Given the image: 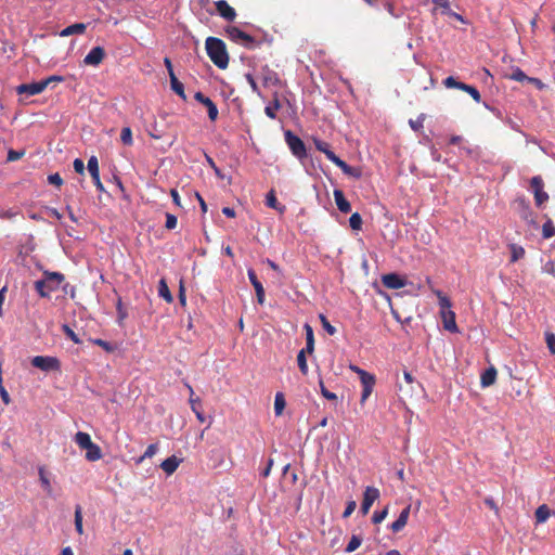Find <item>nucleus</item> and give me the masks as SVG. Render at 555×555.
<instances>
[{
  "mask_svg": "<svg viewBox=\"0 0 555 555\" xmlns=\"http://www.w3.org/2000/svg\"><path fill=\"white\" fill-rule=\"evenodd\" d=\"M65 281V275L61 272L44 270L42 279L35 282V289L41 298H49L50 294L56 292Z\"/></svg>",
  "mask_w": 555,
  "mask_h": 555,
  "instance_id": "f257e3e1",
  "label": "nucleus"
},
{
  "mask_svg": "<svg viewBox=\"0 0 555 555\" xmlns=\"http://www.w3.org/2000/svg\"><path fill=\"white\" fill-rule=\"evenodd\" d=\"M207 55L210 61L220 69H225L229 65V54L225 43L216 37H208L205 42Z\"/></svg>",
  "mask_w": 555,
  "mask_h": 555,
  "instance_id": "f03ea898",
  "label": "nucleus"
},
{
  "mask_svg": "<svg viewBox=\"0 0 555 555\" xmlns=\"http://www.w3.org/2000/svg\"><path fill=\"white\" fill-rule=\"evenodd\" d=\"M284 135L293 155L296 156L299 160L305 159L307 157V150L304 141L298 135L294 134L291 130L285 131Z\"/></svg>",
  "mask_w": 555,
  "mask_h": 555,
  "instance_id": "7ed1b4c3",
  "label": "nucleus"
},
{
  "mask_svg": "<svg viewBox=\"0 0 555 555\" xmlns=\"http://www.w3.org/2000/svg\"><path fill=\"white\" fill-rule=\"evenodd\" d=\"M225 31L228 34V37L232 41H234L236 43H241L243 47H245L247 49H253L257 44L256 40L250 35L244 33L243 30H241L240 28H237L235 26H229L225 29Z\"/></svg>",
  "mask_w": 555,
  "mask_h": 555,
  "instance_id": "20e7f679",
  "label": "nucleus"
},
{
  "mask_svg": "<svg viewBox=\"0 0 555 555\" xmlns=\"http://www.w3.org/2000/svg\"><path fill=\"white\" fill-rule=\"evenodd\" d=\"M31 364L44 372L57 371L61 367V363L57 358L48 356L34 357L31 359Z\"/></svg>",
  "mask_w": 555,
  "mask_h": 555,
  "instance_id": "39448f33",
  "label": "nucleus"
},
{
  "mask_svg": "<svg viewBox=\"0 0 555 555\" xmlns=\"http://www.w3.org/2000/svg\"><path fill=\"white\" fill-rule=\"evenodd\" d=\"M530 185L534 196V203L538 207H541L545 202L548 201V194L543 190L544 183L540 176L532 177Z\"/></svg>",
  "mask_w": 555,
  "mask_h": 555,
  "instance_id": "423d86ee",
  "label": "nucleus"
},
{
  "mask_svg": "<svg viewBox=\"0 0 555 555\" xmlns=\"http://www.w3.org/2000/svg\"><path fill=\"white\" fill-rule=\"evenodd\" d=\"M515 209L519 217L530 224H535L533 218V211L530 207V203L525 197H518L515 201Z\"/></svg>",
  "mask_w": 555,
  "mask_h": 555,
  "instance_id": "0eeeda50",
  "label": "nucleus"
},
{
  "mask_svg": "<svg viewBox=\"0 0 555 555\" xmlns=\"http://www.w3.org/2000/svg\"><path fill=\"white\" fill-rule=\"evenodd\" d=\"M360 373H361V384H362L361 403H363L371 396L376 380H375V376L369 372H360Z\"/></svg>",
  "mask_w": 555,
  "mask_h": 555,
  "instance_id": "6e6552de",
  "label": "nucleus"
},
{
  "mask_svg": "<svg viewBox=\"0 0 555 555\" xmlns=\"http://www.w3.org/2000/svg\"><path fill=\"white\" fill-rule=\"evenodd\" d=\"M47 88V81H38L33 83H23L16 88L18 94L36 95Z\"/></svg>",
  "mask_w": 555,
  "mask_h": 555,
  "instance_id": "1a4fd4ad",
  "label": "nucleus"
},
{
  "mask_svg": "<svg viewBox=\"0 0 555 555\" xmlns=\"http://www.w3.org/2000/svg\"><path fill=\"white\" fill-rule=\"evenodd\" d=\"M87 168L90 172V176L93 180V183L95 185V188L100 191V192H103L104 191V186L101 182V179H100V171H99V162H98V158L95 156H91L89 159H88V164H87Z\"/></svg>",
  "mask_w": 555,
  "mask_h": 555,
  "instance_id": "9d476101",
  "label": "nucleus"
},
{
  "mask_svg": "<svg viewBox=\"0 0 555 555\" xmlns=\"http://www.w3.org/2000/svg\"><path fill=\"white\" fill-rule=\"evenodd\" d=\"M379 496L378 488H366L364 492V498L360 507V512L362 515H366L375 502Z\"/></svg>",
  "mask_w": 555,
  "mask_h": 555,
  "instance_id": "9b49d317",
  "label": "nucleus"
},
{
  "mask_svg": "<svg viewBox=\"0 0 555 555\" xmlns=\"http://www.w3.org/2000/svg\"><path fill=\"white\" fill-rule=\"evenodd\" d=\"M382 283L389 289H399L405 286V280L397 273H388L382 276Z\"/></svg>",
  "mask_w": 555,
  "mask_h": 555,
  "instance_id": "f8f14e48",
  "label": "nucleus"
},
{
  "mask_svg": "<svg viewBox=\"0 0 555 555\" xmlns=\"http://www.w3.org/2000/svg\"><path fill=\"white\" fill-rule=\"evenodd\" d=\"M105 56V51L102 47H94L90 50V52L85 56L83 63L86 65L98 66L102 63Z\"/></svg>",
  "mask_w": 555,
  "mask_h": 555,
  "instance_id": "ddd939ff",
  "label": "nucleus"
},
{
  "mask_svg": "<svg viewBox=\"0 0 555 555\" xmlns=\"http://www.w3.org/2000/svg\"><path fill=\"white\" fill-rule=\"evenodd\" d=\"M215 4L217 12L225 21L233 22L235 20L236 12L225 0H219Z\"/></svg>",
  "mask_w": 555,
  "mask_h": 555,
  "instance_id": "4468645a",
  "label": "nucleus"
},
{
  "mask_svg": "<svg viewBox=\"0 0 555 555\" xmlns=\"http://www.w3.org/2000/svg\"><path fill=\"white\" fill-rule=\"evenodd\" d=\"M247 275H248V279H249L251 285L255 288L258 304L263 305L264 288H263L262 284L260 283V281L258 280L256 272L253 269H248Z\"/></svg>",
  "mask_w": 555,
  "mask_h": 555,
  "instance_id": "2eb2a0df",
  "label": "nucleus"
},
{
  "mask_svg": "<svg viewBox=\"0 0 555 555\" xmlns=\"http://www.w3.org/2000/svg\"><path fill=\"white\" fill-rule=\"evenodd\" d=\"M261 80L264 87H276L280 85L278 74L268 66H264L261 69Z\"/></svg>",
  "mask_w": 555,
  "mask_h": 555,
  "instance_id": "dca6fc26",
  "label": "nucleus"
},
{
  "mask_svg": "<svg viewBox=\"0 0 555 555\" xmlns=\"http://www.w3.org/2000/svg\"><path fill=\"white\" fill-rule=\"evenodd\" d=\"M443 328L451 333H457L459 327L455 321V313L452 310L449 311H440Z\"/></svg>",
  "mask_w": 555,
  "mask_h": 555,
  "instance_id": "f3484780",
  "label": "nucleus"
},
{
  "mask_svg": "<svg viewBox=\"0 0 555 555\" xmlns=\"http://www.w3.org/2000/svg\"><path fill=\"white\" fill-rule=\"evenodd\" d=\"M334 199H335V203L337 205V208L344 212V214H348L351 211V205L350 203L346 199L345 197V194L341 190H334Z\"/></svg>",
  "mask_w": 555,
  "mask_h": 555,
  "instance_id": "a211bd4d",
  "label": "nucleus"
},
{
  "mask_svg": "<svg viewBox=\"0 0 555 555\" xmlns=\"http://www.w3.org/2000/svg\"><path fill=\"white\" fill-rule=\"evenodd\" d=\"M409 515H410V506H406L401 511L399 517L391 524V526H390L391 530L393 532L401 531L408 522Z\"/></svg>",
  "mask_w": 555,
  "mask_h": 555,
  "instance_id": "6ab92c4d",
  "label": "nucleus"
},
{
  "mask_svg": "<svg viewBox=\"0 0 555 555\" xmlns=\"http://www.w3.org/2000/svg\"><path fill=\"white\" fill-rule=\"evenodd\" d=\"M315 149L325 154L326 158L333 164L339 158L331 149L330 144L322 140H314Z\"/></svg>",
  "mask_w": 555,
  "mask_h": 555,
  "instance_id": "aec40b11",
  "label": "nucleus"
},
{
  "mask_svg": "<svg viewBox=\"0 0 555 555\" xmlns=\"http://www.w3.org/2000/svg\"><path fill=\"white\" fill-rule=\"evenodd\" d=\"M87 25L83 23H75L73 25H69L65 27L61 33L60 36L62 37H68L72 35H81L86 31Z\"/></svg>",
  "mask_w": 555,
  "mask_h": 555,
  "instance_id": "412c9836",
  "label": "nucleus"
},
{
  "mask_svg": "<svg viewBox=\"0 0 555 555\" xmlns=\"http://www.w3.org/2000/svg\"><path fill=\"white\" fill-rule=\"evenodd\" d=\"M496 369L494 366H490L481 374V386L482 387H489L494 384L496 379Z\"/></svg>",
  "mask_w": 555,
  "mask_h": 555,
  "instance_id": "4be33fe9",
  "label": "nucleus"
},
{
  "mask_svg": "<svg viewBox=\"0 0 555 555\" xmlns=\"http://www.w3.org/2000/svg\"><path fill=\"white\" fill-rule=\"evenodd\" d=\"M180 462V459H178L176 455H172L163 461L160 467L165 473L170 475L178 468Z\"/></svg>",
  "mask_w": 555,
  "mask_h": 555,
  "instance_id": "5701e85b",
  "label": "nucleus"
},
{
  "mask_svg": "<svg viewBox=\"0 0 555 555\" xmlns=\"http://www.w3.org/2000/svg\"><path fill=\"white\" fill-rule=\"evenodd\" d=\"M335 165L338 168H340L345 175H348V176H351V177H354V178H360L361 177V170L359 168L349 166L345 160H343L340 158H338L335 162Z\"/></svg>",
  "mask_w": 555,
  "mask_h": 555,
  "instance_id": "b1692460",
  "label": "nucleus"
},
{
  "mask_svg": "<svg viewBox=\"0 0 555 555\" xmlns=\"http://www.w3.org/2000/svg\"><path fill=\"white\" fill-rule=\"evenodd\" d=\"M266 205L270 208H273L275 210H278L280 214H283L286 209V207L284 205H280L278 199H276V196H275V192L273 190H271L267 196H266Z\"/></svg>",
  "mask_w": 555,
  "mask_h": 555,
  "instance_id": "393cba45",
  "label": "nucleus"
},
{
  "mask_svg": "<svg viewBox=\"0 0 555 555\" xmlns=\"http://www.w3.org/2000/svg\"><path fill=\"white\" fill-rule=\"evenodd\" d=\"M189 389H190V392H191V397H190L191 409L196 414L197 420L201 423H203V422H205V417H204V414L202 413V411L199 410L201 400L198 398H193L194 391H193V388L191 386H189Z\"/></svg>",
  "mask_w": 555,
  "mask_h": 555,
  "instance_id": "a878e982",
  "label": "nucleus"
},
{
  "mask_svg": "<svg viewBox=\"0 0 555 555\" xmlns=\"http://www.w3.org/2000/svg\"><path fill=\"white\" fill-rule=\"evenodd\" d=\"M158 296L166 300L168 304L173 301V297L165 279H160L158 282Z\"/></svg>",
  "mask_w": 555,
  "mask_h": 555,
  "instance_id": "bb28decb",
  "label": "nucleus"
},
{
  "mask_svg": "<svg viewBox=\"0 0 555 555\" xmlns=\"http://www.w3.org/2000/svg\"><path fill=\"white\" fill-rule=\"evenodd\" d=\"M305 330H306V348H304L302 350H306L309 354H311L314 351L313 330L309 324H305Z\"/></svg>",
  "mask_w": 555,
  "mask_h": 555,
  "instance_id": "cd10ccee",
  "label": "nucleus"
},
{
  "mask_svg": "<svg viewBox=\"0 0 555 555\" xmlns=\"http://www.w3.org/2000/svg\"><path fill=\"white\" fill-rule=\"evenodd\" d=\"M75 442L78 444V447L81 450H85L88 447H91V443H93L92 440H91L90 435L87 434V433H83V431H78L75 435Z\"/></svg>",
  "mask_w": 555,
  "mask_h": 555,
  "instance_id": "c85d7f7f",
  "label": "nucleus"
},
{
  "mask_svg": "<svg viewBox=\"0 0 555 555\" xmlns=\"http://www.w3.org/2000/svg\"><path fill=\"white\" fill-rule=\"evenodd\" d=\"M170 78V86H171V89L183 100H186V95H185V92H184V86L181 81H179V79L177 78L176 74H171V76H169Z\"/></svg>",
  "mask_w": 555,
  "mask_h": 555,
  "instance_id": "c756f323",
  "label": "nucleus"
},
{
  "mask_svg": "<svg viewBox=\"0 0 555 555\" xmlns=\"http://www.w3.org/2000/svg\"><path fill=\"white\" fill-rule=\"evenodd\" d=\"M86 450V459L88 461L94 462L101 459L102 452L98 444L91 443V447H88Z\"/></svg>",
  "mask_w": 555,
  "mask_h": 555,
  "instance_id": "7c9ffc66",
  "label": "nucleus"
},
{
  "mask_svg": "<svg viewBox=\"0 0 555 555\" xmlns=\"http://www.w3.org/2000/svg\"><path fill=\"white\" fill-rule=\"evenodd\" d=\"M546 221L542 225V236L543 238H551L555 235V225L548 216H544Z\"/></svg>",
  "mask_w": 555,
  "mask_h": 555,
  "instance_id": "2f4dec72",
  "label": "nucleus"
},
{
  "mask_svg": "<svg viewBox=\"0 0 555 555\" xmlns=\"http://www.w3.org/2000/svg\"><path fill=\"white\" fill-rule=\"evenodd\" d=\"M551 511L547 505L542 504L535 511V520L538 524L545 522L550 517Z\"/></svg>",
  "mask_w": 555,
  "mask_h": 555,
  "instance_id": "473e14b6",
  "label": "nucleus"
},
{
  "mask_svg": "<svg viewBox=\"0 0 555 555\" xmlns=\"http://www.w3.org/2000/svg\"><path fill=\"white\" fill-rule=\"evenodd\" d=\"M434 293L437 295L439 299L440 311L451 310V300L441 291L434 289Z\"/></svg>",
  "mask_w": 555,
  "mask_h": 555,
  "instance_id": "72a5a7b5",
  "label": "nucleus"
},
{
  "mask_svg": "<svg viewBox=\"0 0 555 555\" xmlns=\"http://www.w3.org/2000/svg\"><path fill=\"white\" fill-rule=\"evenodd\" d=\"M509 250H511V262H516L525 256V249H524V247H521L519 245L511 244Z\"/></svg>",
  "mask_w": 555,
  "mask_h": 555,
  "instance_id": "f704fd0d",
  "label": "nucleus"
},
{
  "mask_svg": "<svg viewBox=\"0 0 555 555\" xmlns=\"http://www.w3.org/2000/svg\"><path fill=\"white\" fill-rule=\"evenodd\" d=\"M286 405L285 398L282 392H278L274 398V412L279 416L283 413Z\"/></svg>",
  "mask_w": 555,
  "mask_h": 555,
  "instance_id": "c9c22d12",
  "label": "nucleus"
},
{
  "mask_svg": "<svg viewBox=\"0 0 555 555\" xmlns=\"http://www.w3.org/2000/svg\"><path fill=\"white\" fill-rule=\"evenodd\" d=\"M75 529L78 532V534L83 533V527H82V508L79 504L75 507Z\"/></svg>",
  "mask_w": 555,
  "mask_h": 555,
  "instance_id": "e433bc0d",
  "label": "nucleus"
},
{
  "mask_svg": "<svg viewBox=\"0 0 555 555\" xmlns=\"http://www.w3.org/2000/svg\"><path fill=\"white\" fill-rule=\"evenodd\" d=\"M306 353H308L306 350H300L297 354V364H298V367H299L300 372L302 373V375L308 374V364H307Z\"/></svg>",
  "mask_w": 555,
  "mask_h": 555,
  "instance_id": "4c0bfd02",
  "label": "nucleus"
},
{
  "mask_svg": "<svg viewBox=\"0 0 555 555\" xmlns=\"http://www.w3.org/2000/svg\"><path fill=\"white\" fill-rule=\"evenodd\" d=\"M116 310H117V321H118L119 325H121L124 323V321L127 319L128 312H127V309L124 307L120 297H118V299H117Z\"/></svg>",
  "mask_w": 555,
  "mask_h": 555,
  "instance_id": "58836bf2",
  "label": "nucleus"
},
{
  "mask_svg": "<svg viewBox=\"0 0 555 555\" xmlns=\"http://www.w3.org/2000/svg\"><path fill=\"white\" fill-rule=\"evenodd\" d=\"M361 543H362L361 537L353 534L351 537L350 541L348 542V544L345 548V552L346 553L354 552L361 545Z\"/></svg>",
  "mask_w": 555,
  "mask_h": 555,
  "instance_id": "ea45409f",
  "label": "nucleus"
},
{
  "mask_svg": "<svg viewBox=\"0 0 555 555\" xmlns=\"http://www.w3.org/2000/svg\"><path fill=\"white\" fill-rule=\"evenodd\" d=\"M120 141L125 144V145H132L133 143V140H132V131L129 127H124L121 129V132H120Z\"/></svg>",
  "mask_w": 555,
  "mask_h": 555,
  "instance_id": "a19ab883",
  "label": "nucleus"
},
{
  "mask_svg": "<svg viewBox=\"0 0 555 555\" xmlns=\"http://www.w3.org/2000/svg\"><path fill=\"white\" fill-rule=\"evenodd\" d=\"M349 224L352 230H361L362 217L359 212H353L349 218Z\"/></svg>",
  "mask_w": 555,
  "mask_h": 555,
  "instance_id": "79ce46f5",
  "label": "nucleus"
},
{
  "mask_svg": "<svg viewBox=\"0 0 555 555\" xmlns=\"http://www.w3.org/2000/svg\"><path fill=\"white\" fill-rule=\"evenodd\" d=\"M462 91L468 93L477 103L481 101L480 92L474 86L464 83Z\"/></svg>",
  "mask_w": 555,
  "mask_h": 555,
  "instance_id": "37998d69",
  "label": "nucleus"
},
{
  "mask_svg": "<svg viewBox=\"0 0 555 555\" xmlns=\"http://www.w3.org/2000/svg\"><path fill=\"white\" fill-rule=\"evenodd\" d=\"M63 333L75 344H81V340L77 336V334L69 327L67 324L62 325Z\"/></svg>",
  "mask_w": 555,
  "mask_h": 555,
  "instance_id": "c03bdc74",
  "label": "nucleus"
},
{
  "mask_svg": "<svg viewBox=\"0 0 555 555\" xmlns=\"http://www.w3.org/2000/svg\"><path fill=\"white\" fill-rule=\"evenodd\" d=\"M206 108L208 113V117L211 121H215L218 118V108L217 105L209 100L208 103H206Z\"/></svg>",
  "mask_w": 555,
  "mask_h": 555,
  "instance_id": "a18cd8bd",
  "label": "nucleus"
},
{
  "mask_svg": "<svg viewBox=\"0 0 555 555\" xmlns=\"http://www.w3.org/2000/svg\"><path fill=\"white\" fill-rule=\"evenodd\" d=\"M443 85L447 88H454L462 90L464 82L457 81L453 76H449L443 80Z\"/></svg>",
  "mask_w": 555,
  "mask_h": 555,
  "instance_id": "49530a36",
  "label": "nucleus"
},
{
  "mask_svg": "<svg viewBox=\"0 0 555 555\" xmlns=\"http://www.w3.org/2000/svg\"><path fill=\"white\" fill-rule=\"evenodd\" d=\"M424 120H425V115L424 114H421L417 119L413 120V119H410L409 120V125L410 127L414 130V131H421L424 127Z\"/></svg>",
  "mask_w": 555,
  "mask_h": 555,
  "instance_id": "de8ad7c7",
  "label": "nucleus"
},
{
  "mask_svg": "<svg viewBox=\"0 0 555 555\" xmlns=\"http://www.w3.org/2000/svg\"><path fill=\"white\" fill-rule=\"evenodd\" d=\"M509 78L512 80L522 82L527 81L529 77L520 68L517 67L513 70Z\"/></svg>",
  "mask_w": 555,
  "mask_h": 555,
  "instance_id": "09e8293b",
  "label": "nucleus"
},
{
  "mask_svg": "<svg viewBox=\"0 0 555 555\" xmlns=\"http://www.w3.org/2000/svg\"><path fill=\"white\" fill-rule=\"evenodd\" d=\"M545 343L552 354H555V334L552 332L545 333Z\"/></svg>",
  "mask_w": 555,
  "mask_h": 555,
  "instance_id": "8fccbe9b",
  "label": "nucleus"
},
{
  "mask_svg": "<svg viewBox=\"0 0 555 555\" xmlns=\"http://www.w3.org/2000/svg\"><path fill=\"white\" fill-rule=\"evenodd\" d=\"M322 327L330 334L334 335L336 333V328L328 322L324 314L319 315Z\"/></svg>",
  "mask_w": 555,
  "mask_h": 555,
  "instance_id": "3c124183",
  "label": "nucleus"
},
{
  "mask_svg": "<svg viewBox=\"0 0 555 555\" xmlns=\"http://www.w3.org/2000/svg\"><path fill=\"white\" fill-rule=\"evenodd\" d=\"M387 515H388V507L386 506L382 511L374 513V515L372 517V521L374 524H380L386 518Z\"/></svg>",
  "mask_w": 555,
  "mask_h": 555,
  "instance_id": "603ef678",
  "label": "nucleus"
},
{
  "mask_svg": "<svg viewBox=\"0 0 555 555\" xmlns=\"http://www.w3.org/2000/svg\"><path fill=\"white\" fill-rule=\"evenodd\" d=\"M279 108H280V103L278 100H275L273 106H271V105L266 106L264 113L269 118L274 119L276 117L275 111Z\"/></svg>",
  "mask_w": 555,
  "mask_h": 555,
  "instance_id": "864d4df0",
  "label": "nucleus"
},
{
  "mask_svg": "<svg viewBox=\"0 0 555 555\" xmlns=\"http://www.w3.org/2000/svg\"><path fill=\"white\" fill-rule=\"evenodd\" d=\"M24 155H25V151L10 150L8 152L7 160L8 162H16V160L21 159Z\"/></svg>",
  "mask_w": 555,
  "mask_h": 555,
  "instance_id": "5fc2aeb1",
  "label": "nucleus"
},
{
  "mask_svg": "<svg viewBox=\"0 0 555 555\" xmlns=\"http://www.w3.org/2000/svg\"><path fill=\"white\" fill-rule=\"evenodd\" d=\"M319 384H320V388H321V393L324 398H326L327 400H336L337 399V396L334 392H331L330 390H327L325 388L322 379H320Z\"/></svg>",
  "mask_w": 555,
  "mask_h": 555,
  "instance_id": "6e6d98bb",
  "label": "nucleus"
},
{
  "mask_svg": "<svg viewBox=\"0 0 555 555\" xmlns=\"http://www.w3.org/2000/svg\"><path fill=\"white\" fill-rule=\"evenodd\" d=\"M48 181H49L50 184H53V185H55L57 188L62 186V184H63V179L60 176V173H57V172L49 175L48 176Z\"/></svg>",
  "mask_w": 555,
  "mask_h": 555,
  "instance_id": "4d7b16f0",
  "label": "nucleus"
},
{
  "mask_svg": "<svg viewBox=\"0 0 555 555\" xmlns=\"http://www.w3.org/2000/svg\"><path fill=\"white\" fill-rule=\"evenodd\" d=\"M157 449L158 447L156 443L150 444L144 451L141 460L153 457L156 454Z\"/></svg>",
  "mask_w": 555,
  "mask_h": 555,
  "instance_id": "13d9d810",
  "label": "nucleus"
},
{
  "mask_svg": "<svg viewBox=\"0 0 555 555\" xmlns=\"http://www.w3.org/2000/svg\"><path fill=\"white\" fill-rule=\"evenodd\" d=\"M165 227L168 230L175 229L177 227V217L173 216L172 214H166Z\"/></svg>",
  "mask_w": 555,
  "mask_h": 555,
  "instance_id": "bf43d9fd",
  "label": "nucleus"
},
{
  "mask_svg": "<svg viewBox=\"0 0 555 555\" xmlns=\"http://www.w3.org/2000/svg\"><path fill=\"white\" fill-rule=\"evenodd\" d=\"M356 507H357V502L356 501H353V500L348 501L347 502V506H346V508H345V511L343 513V517L344 518L349 517L354 512Z\"/></svg>",
  "mask_w": 555,
  "mask_h": 555,
  "instance_id": "052dcab7",
  "label": "nucleus"
},
{
  "mask_svg": "<svg viewBox=\"0 0 555 555\" xmlns=\"http://www.w3.org/2000/svg\"><path fill=\"white\" fill-rule=\"evenodd\" d=\"M92 343L98 345V346H100V347H102L104 350H106L108 352L113 351V347L106 340H103L101 338H96V339H93Z\"/></svg>",
  "mask_w": 555,
  "mask_h": 555,
  "instance_id": "680f3d73",
  "label": "nucleus"
},
{
  "mask_svg": "<svg viewBox=\"0 0 555 555\" xmlns=\"http://www.w3.org/2000/svg\"><path fill=\"white\" fill-rule=\"evenodd\" d=\"M245 78H246V80L248 81V83L250 85L251 90H253L254 92H256L257 94H259V93H260V91H259L258 85H257V82H256V80H255L254 76H253L251 74H246V75H245Z\"/></svg>",
  "mask_w": 555,
  "mask_h": 555,
  "instance_id": "e2e57ef3",
  "label": "nucleus"
},
{
  "mask_svg": "<svg viewBox=\"0 0 555 555\" xmlns=\"http://www.w3.org/2000/svg\"><path fill=\"white\" fill-rule=\"evenodd\" d=\"M73 166H74V169L76 172H78L80 175H82L85 172V164H83L82 159L76 158L74 160Z\"/></svg>",
  "mask_w": 555,
  "mask_h": 555,
  "instance_id": "0e129e2a",
  "label": "nucleus"
},
{
  "mask_svg": "<svg viewBox=\"0 0 555 555\" xmlns=\"http://www.w3.org/2000/svg\"><path fill=\"white\" fill-rule=\"evenodd\" d=\"M527 81L532 83L539 90H542L545 87V85L539 78L529 77Z\"/></svg>",
  "mask_w": 555,
  "mask_h": 555,
  "instance_id": "69168bd1",
  "label": "nucleus"
},
{
  "mask_svg": "<svg viewBox=\"0 0 555 555\" xmlns=\"http://www.w3.org/2000/svg\"><path fill=\"white\" fill-rule=\"evenodd\" d=\"M46 210L49 214V216H51L57 220L62 219V214H60L57 209L52 208V207H47Z\"/></svg>",
  "mask_w": 555,
  "mask_h": 555,
  "instance_id": "338daca9",
  "label": "nucleus"
},
{
  "mask_svg": "<svg viewBox=\"0 0 555 555\" xmlns=\"http://www.w3.org/2000/svg\"><path fill=\"white\" fill-rule=\"evenodd\" d=\"M0 397L2 399V401L5 403V404H9L10 403V396L8 393V391L5 390L4 386L3 387H0Z\"/></svg>",
  "mask_w": 555,
  "mask_h": 555,
  "instance_id": "774afa93",
  "label": "nucleus"
}]
</instances>
